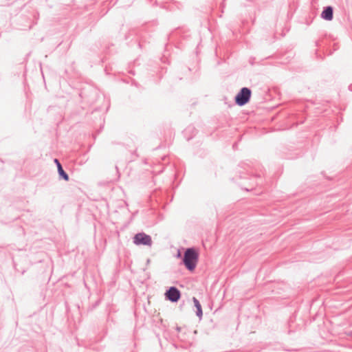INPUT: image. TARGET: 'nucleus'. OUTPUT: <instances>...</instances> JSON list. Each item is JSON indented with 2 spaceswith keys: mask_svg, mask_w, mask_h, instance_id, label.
Instances as JSON below:
<instances>
[{
  "mask_svg": "<svg viewBox=\"0 0 352 352\" xmlns=\"http://www.w3.org/2000/svg\"><path fill=\"white\" fill-rule=\"evenodd\" d=\"M199 258V252L195 248H188L184 255L183 261L186 267L193 272L197 266Z\"/></svg>",
  "mask_w": 352,
  "mask_h": 352,
  "instance_id": "1",
  "label": "nucleus"
},
{
  "mask_svg": "<svg viewBox=\"0 0 352 352\" xmlns=\"http://www.w3.org/2000/svg\"><path fill=\"white\" fill-rule=\"evenodd\" d=\"M252 91L247 87H243L235 96V102L239 106L246 104L250 99Z\"/></svg>",
  "mask_w": 352,
  "mask_h": 352,
  "instance_id": "2",
  "label": "nucleus"
},
{
  "mask_svg": "<svg viewBox=\"0 0 352 352\" xmlns=\"http://www.w3.org/2000/svg\"><path fill=\"white\" fill-rule=\"evenodd\" d=\"M133 242L137 245H144L150 246L152 244L151 236L143 232L135 234L133 238Z\"/></svg>",
  "mask_w": 352,
  "mask_h": 352,
  "instance_id": "3",
  "label": "nucleus"
},
{
  "mask_svg": "<svg viewBox=\"0 0 352 352\" xmlns=\"http://www.w3.org/2000/svg\"><path fill=\"white\" fill-rule=\"evenodd\" d=\"M166 298L171 302H177L181 296L180 292L175 287H171L166 293Z\"/></svg>",
  "mask_w": 352,
  "mask_h": 352,
  "instance_id": "4",
  "label": "nucleus"
},
{
  "mask_svg": "<svg viewBox=\"0 0 352 352\" xmlns=\"http://www.w3.org/2000/svg\"><path fill=\"white\" fill-rule=\"evenodd\" d=\"M322 17L327 21H331L333 19V8L330 6L327 7L322 13Z\"/></svg>",
  "mask_w": 352,
  "mask_h": 352,
  "instance_id": "5",
  "label": "nucleus"
},
{
  "mask_svg": "<svg viewBox=\"0 0 352 352\" xmlns=\"http://www.w3.org/2000/svg\"><path fill=\"white\" fill-rule=\"evenodd\" d=\"M54 162L55 164H56L57 166V168H58V172L59 173V175L60 176L63 177V178L65 180V181H68L69 180V176L64 171V170L62 168V166L61 164H60L59 161L57 160V159H55L54 160Z\"/></svg>",
  "mask_w": 352,
  "mask_h": 352,
  "instance_id": "6",
  "label": "nucleus"
},
{
  "mask_svg": "<svg viewBox=\"0 0 352 352\" xmlns=\"http://www.w3.org/2000/svg\"><path fill=\"white\" fill-rule=\"evenodd\" d=\"M192 301L194 302L195 307L197 308V316L199 318H201L203 315L201 305L200 302H199V300L195 297L192 298Z\"/></svg>",
  "mask_w": 352,
  "mask_h": 352,
  "instance_id": "7",
  "label": "nucleus"
}]
</instances>
